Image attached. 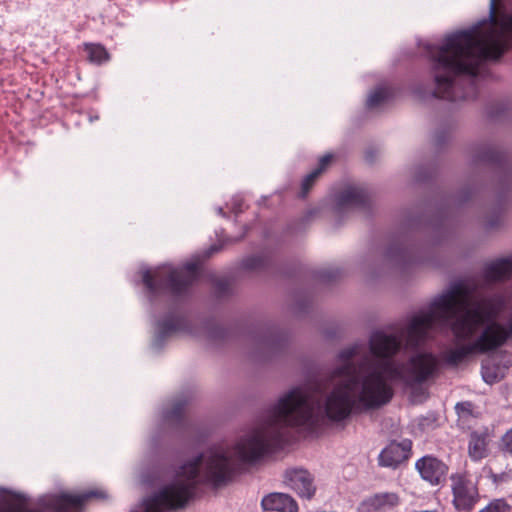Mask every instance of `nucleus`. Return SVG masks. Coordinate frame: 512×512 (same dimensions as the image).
I'll list each match as a JSON object with an SVG mask.
<instances>
[{
    "label": "nucleus",
    "mask_w": 512,
    "mask_h": 512,
    "mask_svg": "<svg viewBox=\"0 0 512 512\" xmlns=\"http://www.w3.org/2000/svg\"><path fill=\"white\" fill-rule=\"evenodd\" d=\"M504 306L502 295L482 296L475 285L460 281L436 298L427 312L412 317L399 333H372L370 353L360 344L342 350L338 355L341 364L333 372L342 379L327 394L323 405L316 390L293 388L233 448L222 447V485L231 480L237 461L252 462L281 449L290 439L291 427L312 428L324 417L340 422L352 413L380 408L394 396L391 383L414 389L434 380L440 372L435 354L418 352L406 362L392 359L403 342L414 349L426 341L430 332L448 327L458 341L469 340Z\"/></svg>",
    "instance_id": "nucleus-1"
},
{
    "label": "nucleus",
    "mask_w": 512,
    "mask_h": 512,
    "mask_svg": "<svg viewBox=\"0 0 512 512\" xmlns=\"http://www.w3.org/2000/svg\"><path fill=\"white\" fill-rule=\"evenodd\" d=\"M512 44V14L496 16L494 4L490 23L445 37L441 45L427 47L434 77L435 98L457 101L474 96L475 77L486 60H497Z\"/></svg>",
    "instance_id": "nucleus-2"
},
{
    "label": "nucleus",
    "mask_w": 512,
    "mask_h": 512,
    "mask_svg": "<svg viewBox=\"0 0 512 512\" xmlns=\"http://www.w3.org/2000/svg\"><path fill=\"white\" fill-rule=\"evenodd\" d=\"M101 489H91L81 494H49L39 499L38 508L30 509L24 496L0 489V512H77L91 499H106Z\"/></svg>",
    "instance_id": "nucleus-3"
},
{
    "label": "nucleus",
    "mask_w": 512,
    "mask_h": 512,
    "mask_svg": "<svg viewBox=\"0 0 512 512\" xmlns=\"http://www.w3.org/2000/svg\"><path fill=\"white\" fill-rule=\"evenodd\" d=\"M200 265L188 262L181 267L162 265L143 273V283L152 296L168 292L173 296H182L197 281Z\"/></svg>",
    "instance_id": "nucleus-4"
},
{
    "label": "nucleus",
    "mask_w": 512,
    "mask_h": 512,
    "mask_svg": "<svg viewBox=\"0 0 512 512\" xmlns=\"http://www.w3.org/2000/svg\"><path fill=\"white\" fill-rule=\"evenodd\" d=\"M485 324L486 326L475 341L444 351L441 354L442 360L450 366H457L471 354H483L503 346L504 338L497 332L492 320L484 322L480 327Z\"/></svg>",
    "instance_id": "nucleus-5"
},
{
    "label": "nucleus",
    "mask_w": 512,
    "mask_h": 512,
    "mask_svg": "<svg viewBox=\"0 0 512 512\" xmlns=\"http://www.w3.org/2000/svg\"><path fill=\"white\" fill-rule=\"evenodd\" d=\"M450 480L454 508L457 511H471L480 500L477 481L467 472L452 474Z\"/></svg>",
    "instance_id": "nucleus-6"
},
{
    "label": "nucleus",
    "mask_w": 512,
    "mask_h": 512,
    "mask_svg": "<svg viewBox=\"0 0 512 512\" xmlns=\"http://www.w3.org/2000/svg\"><path fill=\"white\" fill-rule=\"evenodd\" d=\"M416 469L422 479L431 485H440L446 481L449 467L434 456H424L416 462Z\"/></svg>",
    "instance_id": "nucleus-7"
},
{
    "label": "nucleus",
    "mask_w": 512,
    "mask_h": 512,
    "mask_svg": "<svg viewBox=\"0 0 512 512\" xmlns=\"http://www.w3.org/2000/svg\"><path fill=\"white\" fill-rule=\"evenodd\" d=\"M285 482L300 497L311 499L316 491L312 475L304 469H290L285 473Z\"/></svg>",
    "instance_id": "nucleus-8"
},
{
    "label": "nucleus",
    "mask_w": 512,
    "mask_h": 512,
    "mask_svg": "<svg viewBox=\"0 0 512 512\" xmlns=\"http://www.w3.org/2000/svg\"><path fill=\"white\" fill-rule=\"evenodd\" d=\"M411 452V442H391L382 450L379 455V465L383 467L396 468L407 460Z\"/></svg>",
    "instance_id": "nucleus-9"
},
{
    "label": "nucleus",
    "mask_w": 512,
    "mask_h": 512,
    "mask_svg": "<svg viewBox=\"0 0 512 512\" xmlns=\"http://www.w3.org/2000/svg\"><path fill=\"white\" fill-rule=\"evenodd\" d=\"M400 497L395 492H382L372 495L363 502L365 512H384L396 507Z\"/></svg>",
    "instance_id": "nucleus-10"
},
{
    "label": "nucleus",
    "mask_w": 512,
    "mask_h": 512,
    "mask_svg": "<svg viewBox=\"0 0 512 512\" xmlns=\"http://www.w3.org/2000/svg\"><path fill=\"white\" fill-rule=\"evenodd\" d=\"M261 506L265 511H298V505L296 501L290 495L285 493H270L266 495L261 501Z\"/></svg>",
    "instance_id": "nucleus-11"
},
{
    "label": "nucleus",
    "mask_w": 512,
    "mask_h": 512,
    "mask_svg": "<svg viewBox=\"0 0 512 512\" xmlns=\"http://www.w3.org/2000/svg\"><path fill=\"white\" fill-rule=\"evenodd\" d=\"M486 282L504 281L512 277V256L487 264L483 271Z\"/></svg>",
    "instance_id": "nucleus-12"
},
{
    "label": "nucleus",
    "mask_w": 512,
    "mask_h": 512,
    "mask_svg": "<svg viewBox=\"0 0 512 512\" xmlns=\"http://www.w3.org/2000/svg\"><path fill=\"white\" fill-rule=\"evenodd\" d=\"M489 435L486 431H474L470 434L468 454L473 461H480L488 456Z\"/></svg>",
    "instance_id": "nucleus-13"
},
{
    "label": "nucleus",
    "mask_w": 512,
    "mask_h": 512,
    "mask_svg": "<svg viewBox=\"0 0 512 512\" xmlns=\"http://www.w3.org/2000/svg\"><path fill=\"white\" fill-rule=\"evenodd\" d=\"M368 193L361 187L351 186L343 190L337 198L338 206L340 208L349 206H363L368 201Z\"/></svg>",
    "instance_id": "nucleus-14"
},
{
    "label": "nucleus",
    "mask_w": 512,
    "mask_h": 512,
    "mask_svg": "<svg viewBox=\"0 0 512 512\" xmlns=\"http://www.w3.org/2000/svg\"><path fill=\"white\" fill-rule=\"evenodd\" d=\"M333 155L326 154L319 159L318 166L311 173L306 175L301 183L300 197L305 198L315 184L319 176L327 169L332 162Z\"/></svg>",
    "instance_id": "nucleus-15"
},
{
    "label": "nucleus",
    "mask_w": 512,
    "mask_h": 512,
    "mask_svg": "<svg viewBox=\"0 0 512 512\" xmlns=\"http://www.w3.org/2000/svg\"><path fill=\"white\" fill-rule=\"evenodd\" d=\"M84 51L87 53V59L94 64L101 65L110 59L107 49L96 43H85Z\"/></svg>",
    "instance_id": "nucleus-16"
},
{
    "label": "nucleus",
    "mask_w": 512,
    "mask_h": 512,
    "mask_svg": "<svg viewBox=\"0 0 512 512\" xmlns=\"http://www.w3.org/2000/svg\"><path fill=\"white\" fill-rule=\"evenodd\" d=\"M393 95L392 88L388 86H381L376 88L367 99L368 108H376L380 104L386 102Z\"/></svg>",
    "instance_id": "nucleus-17"
},
{
    "label": "nucleus",
    "mask_w": 512,
    "mask_h": 512,
    "mask_svg": "<svg viewBox=\"0 0 512 512\" xmlns=\"http://www.w3.org/2000/svg\"><path fill=\"white\" fill-rule=\"evenodd\" d=\"M482 377L487 384H494L504 378V372L498 365L486 363L482 365Z\"/></svg>",
    "instance_id": "nucleus-18"
},
{
    "label": "nucleus",
    "mask_w": 512,
    "mask_h": 512,
    "mask_svg": "<svg viewBox=\"0 0 512 512\" xmlns=\"http://www.w3.org/2000/svg\"><path fill=\"white\" fill-rule=\"evenodd\" d=\"M184 327V319L179 317H169L160 323L161 333L168 335L171 332L182 330Z\"/></svg>",
    "instance_id": "nucleus-19"
},
{
    "label": "nucleus",
    "mask_w": 512,
    "mask_h": 512,
    "mask_svg": "<svg viewBox=\"0 0 512 512\" xmlns=\"http://www.w3.org/2000/svg\"><path fill=\"white\" fill-rule=\"evenodd\" d=\"M500 313H501V311L495 317H493L491 319H488L485 322H488V321L492 320V322H493V324L495 326V329L504 338L503 339V344H505L509 339H512V312H511V314H510V316L508 318V321H507L506 325H503V324H501V323L496 321V318L498 317V315Z\"/></svg>",
    "instance_id": "nucleus-20"
},
{
    "label": "nucleus",
    "mask_w": 512,
    "mask_h": 512,
    "mask_svg": "<svg viewBox=\"0 0 512 512\" xmlns=\"http://www.w3.org/2000/svg\"><path fill=\"white\" fill-rule=\"evenodd\" d=\"M511 506L504 499H495L479 512H510Z\"/></svg>",
    "instance_id": "nucleus-21"
},
{
    "label": "nucleus",
    "mask_w": 512,
    "mask_h": 512,
    "mask_svg": "<svg viewBox=\"0 0 512 512\" xmlns=\"http://www.w3.org/2000/svg\"><path fill=\"white\" fill-rule=\"evenodd\" d=\"M186 403L182 401H177L173 404L171 410L166 412L165 418L169 421H177L179 420L185 411Z\"/></svg>",
    "instance_id": "nucleus-22"
},
{
    "label": "nucleus",
    "mask_w": 512,
    "mask_h": 512,
    "mask_svg": "<svg viewBox=\"0 0 512 512\" xmlns=\"http://www.w3.org/2000/svg\"><path fill=\"white\" fill-rule=\"evenodd\" d=\"M264 264V260L260 256H252L243 261V266L246 269H258Z\"/></svg>",
    "instance_id": "nucleus-23"
},
{
    "label": "nucleus",
    "mask_w": 512,
    "mask_h": 512,
    "mask_svg": "<svg viewBox=\"0 0 512 512\" xmlns=\"http://www.w3.org/2000/svg\"><path fill=\"white\" fill-rule=\"evenodd\" d=\"M502 154L495 149H488L482 156V160L488 162H500L502 160Z\"/></svg>",
    "instance_id": "nucleus-24"
},
{
    "label": "nucleus",
    "mask_w": 512,
    "mask_h": 512,
    "mask_svg": "<svg viewBox=\"0 0 512 512\" xmlns=\"http://www.w3.org/2000/svg\"><path fill=\"white\" fill-rule=\"evenodd\" d=\"M502 442L505 450L512 454V428L503 436Z\"/></svg>",
    "instance_id": "nucleus-25"
},
{
    "label": "nucleus",
    "mask_w": 512,
    "mask_h": 512,
    "mask_svg": "<svg viewBox=\"0 0 512 512\" xmlns=\"http://www.w3.org/2000/svg\"><path fill=\"white\" fill-rule=\"evenodd\" d=\"M244 202L241 197H234L231 202V209L235 214L241 213L243 211Z\"/></svg>",
    "instance_id": "nucleus-26"
},
{
    "label": "nucleus",
    "mask_w": 512,
    "mask_h": 512,
    "mask_svg": "<svg viewBox=\"0 0 512 512\" xmlns=\"http://www.w3.org/2000/svg\"><path fill=\"white\" fill-rule=\"evenodd\" d=\"M456 410L458 413H468L470 414L472 412V404L470 402H462L456 404Z\"/></svg>",
    "instance_id": "nucleus-27"
},
{
    "label": "nucleus",
    "mask_w": 512,
    "mask_h": 512,
    "mask_svg": "<svg viewBox=\"0 0 512 512\" xmlns=\"http://www.w3.org/2000/svg\"><path fill=\"white\" fill-rule=\"evenodd\" d=\"M220 250V247L218 246H212L208 251V256L212 255L215 252H218Z\"/></svg>",
    "instance_id": "nucleus-28"
},
{
    "label": "nucleus",
    "mask_w": 512,
    "mask_h": 512,
    "mask_svg": "<svg viewBox=\"0 0 512 512\" xmlns=\"http://www.w3.org/2000/svg\"><path fill=\"white\" fill-rule=\"evenodd\" d=\"M217 212H218V214H219V215H221V216H223V217H225V216H226V214H225V212H224V210H223V208H222V207H219V208L217 209Z\"/></svg>",
    "instance_id": "nucleus-29"
}]
</instances>
